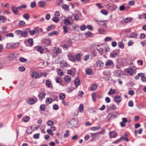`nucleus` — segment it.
Returning a JSON list of instances; mask_svg holds the SVG:
<instances>
[{"instance_id":"1","label":"nucleus","mask_w":146,"mask_h":146,"mask_svg":"<svg viewBox=\"0 0 146 146\" xmlns=\"http://www.w3.org/2000/svg\"><path fill=\"white\" fill-rule=\"evenodd\" d=\"M26 29L30 33L31 35H33L34 34L37 35L39 34V31L36 28H35L34 30H31L29 28H26Z\"/></svg>"},{"instance_id":"2","label":"nucleus","mask_w":146,"mask_h":146,"mask_svg":"<svg viewBox=\"0 0 146 146\" xmlns=\"http://www.w3.org/2000/svg\"><path fill=\"white\" fill-rule=\"evenodd\" d=\"M31 76L33 78L35 79L39 78L40 77V76L39 75L38 73L35 71L33 72Z\"/></svg>"},{"instance_id":"3","label":"nucleus","mask_w":146,"mask_h":146,"mask_svg":"<svg viewBox=\"0 0 146 146\" xmlns=\"http://www.w3.org/2000/svg\"><path fill=\"white\" fill-rule=\"evenodd\" d=\"M18 7H17L13 5L11 7V10L13 13L15 15H18L19 14L17 13L18 10Z\"/></svg>"},{"instance_id":"4","label":"nucleus","mask_w":146,"mask_h":146,"mask_svg":"<svg viewBox=\"0 0 146 146\" xmlns=\"http://www.w3.org/2000/svg\"><path fill=\"white\" fill-rule=\"evenodd\" d=\"M45 93L40 92L38 95V98L40 100L42 101L45 98Z\"/></svg>"},{"instance_id":"5","label":"nucleus","mask_w":146,"mask_h":146,"mask_svg":"<svg viewBox=\"0 0 146 146\" xmlns=\"http://www.w3.org/2000/svg\"><path fill=\"white\" fill-rule=\"evenodd\" d=\"M38 5L40 7L44 8L46 6V3L44 1H41L38 3Z\"/></svg>"},{"instance_id":"6","label":"nucleus","mask_w":146,"mask_h":146,"mask_svg":"<svg viewBox=\"0 0 146 146\" xmlns=\"http://www.w3.org/2000/svg\"><path fill=\"white\" fill-rule=\"evenodd\" d=\"M114 100L117 103H119L122 100L121 97L119 95H116L115 96Z\"/></svg>"},{"instance_id":"7","label":"nucleus","mask_w":146,"mask_h":146,"mask_svg":"<svg viewBox=\"0 0 146 146\" xmlns=\"http://www.w3.org/2000/svg\"><path fill=\"white\" fill-rule=\"evenodd\" d=\"M35 49L37 51L39 52L41 54L44 51V49L42 48L41 46H36Z\"/></svg>"},{"instance_id":"8","label":"nucleus","mask_w":146,"mask_h":146,"mask_svg":"<svg viewBox=\"0 0 146 146\" xmlns=\"http://www.w3.org/2000/svg\"><path fill=\"white\" fill-rule=\"evenodd\" d=\"M53 52L54 54H59L60 52L61 51L60 49L58 48H54L53 49Z\"/></svg>"},{"instance_id":"9","label":"nucleus","mask_w":146,"mask_h":146,"mask_svg":"<svg viewBox=\"0 0 146 146\" xmlns=\"http://www.w3.org/2000/svg\"><path fill=\"white\" fill-rule=\"evenodd\" d=\"M97 87L98 85L97 84L94 83L91 86L90 90L91 91H94L97 89Z\"/></svg>"},{"instance_id":"10","label":"nucleus","mask_w":146,"mask_h":146,"mask_svg":"<svg viewBox=\"0 0 146 146\" xmlns=\"http://www.w3.org/2000/svg\"><path fill=\"white\" fill-rule=\"evenodd\" d=\"M69 59L71 61L74 62H76V59L75 58V56L71 54L68 55Z\"/></svg>"},{"instance_id":"11","label":"nucleus","mask_w":146,"mask_h":146,"mask_svg":"<svg viewBox=\"0 0 146 146\" xmlns=\"http://www.w3.org/2000/svg\"><path fill=\"white\" fill-rule=\"evenodd\" d=\"M99 135L98 132H96L94 133H91L90 134V136L93 138L95 139L97 137L99 136Z\"/></svg>"},{"instance_id":"12","label":"nucleus","mask_w":146,"mask_h":146,"mask_svg":"<svg viewBox=\"0 0 146 146\" xmlns=\"http://www.w3.org/2000/svg\"><path fill=\"white\" fill-rule=\"evenodd\" d=\"M109 135L110 137L115 138L117 136V133L114 131H112L109 133Z\"/></svg>"},{"instance_id":"13","label":"nucleus","mask_w":146,"mask_h":146,"mask_svg":"<svg viewBox=\"0 0 146 146\" xmlns=\"http://www.w3.org/2000/svg\"><path fill=\"white\" fill-rule=\"evenodd\" d=\"M28 31H22L21 35L20 36V37H24L26 38L27 37Z\"/></svg>"},{"instance_id":"14","label":"nucleus","mask_w":146,"mask_h":146,"mask_svg":"<svg viewBox=\"0 0 146 146\" xmlns=\"http://www.w3.org/2000/svg\"><path fill=\"white\" fill-rule=\"evenodd\" d=\"M35 101L33 98H29L27 101L28 103L31 105H33L34 104L35 102Z\"/></svg>"},{"instance_id":"15","label":"nucleus","mask_w":146,"mask_h":146,"mask_svg":"<svg viewBox=\"0 0 146 146\" xmlns=\"http://www.w3.org/2000/svg\"><path fill=\"white\" fill-rule=\"evenodd\" d=\"M8 57L10 60H12L15 58V56L14 53H10L9 54Z\"/></svg>"},{"instance_id":"16","label":"nucleus","mask_w":146,"mask_h":146,"mask_svg":"<svg viewBox=\"0 0 146 146\" xmlns=\"http://www.w3.org/2000/svg\"><path fill=\"white\" fill-rule=\"evenodd\" d=\"M97 64L98 66L101 67L103 66L104 64L102 61L99 60L97 62Z\"/></svg>"},{"instance_id":"17","label":"nucleus","mask_w":146,"mask_h":146,"mask_svg":"<svg viewBox=\"0 0 146 146\" xmlns=\"http://www.w3.org/2000/svg\"><path fill=\"white\" fill-rule=\"evenodd\" d=\"M58 33L57 31H54L48 34L49 36H51L53 35H58Z\"/></svg>"},{"instance_id":"18","label":"nucleus","mask_w":146,"mask_h":146,"mask_svg":"<svg viewBox=\"0 0 146 146\" xmlns=\"http://www.w3.org/2000/svg\"><path fill=\"white\" fill-rule=\"evenodd\" d=\"M105 21H99L98 20L97 21V23L100 25H104L105 27H106V23H105L104 22Z\"/></svg>"},{"instance_id":"19","label":"nucleus","mask_w":146,"mask_h":146,"mask_svg":"<svg viewBox=\"0 0 146 146\" xmlns=\"http://www.w3.org/2000/svg\"><path fill=\"white\" fill-rule=\"evenodd\" d=\"M6 20V18L4 16H0V23H3Z\"/></svg>"},{"instance_id":"20","label":"nucleus","mask_w":146,"mask_h":146,"mask_svg":"<svg viewBox=\"0 0 146 146\" xmlns=\"http://www.w3.org/2000/svg\"><path fill=\"white\" fill-rule=\"evenodd\" d=\"M52 102V99L50 98H47L46 99L45 102L47 104H50Z\"/></svg>"},{"instance_id":"21","label":"nucleus","mask_w":146,"mask_h":146,"mask_svg":"<svg viewBox=\"0 0 146 146\" xmlns=\"http://www.w3.org/2000/svg\"><path fill=\"white\" fill-rule=\"evenodd\" d=\"M113 63V62L110 60H108L106 63V65L107 66H110Z\"/></svg>"},{"instance_id":"22","label":"nucleus","mask_w":146,"mask_h":146,"mask_svg":"<svg viewBox=\"0 0 146 146\" xmlns=\"http://www.w3.org/2000/svg\"><path fill=\"white\" fill-rule=\"evenodd\" d=\"M75 58L76 59V60L79 61L81 59L80 55V54H76L75 56Z\"/></svg>"},{"instance_id":"23","label":"nucleus","mask_w":146,"mask_h":146,"mask_svg":"<svg viewBox=\"0 0 146 146\" xmlns=\"http://www.w3.org/2000/svg\"><path fill=\"white\" fill-rule=\"evenodd\" d=\"M63 33L64 34H66L68 32V27L66 26H63Z\"/></svg>"},{"instance_id":"24","label":"nucleus","mask_w":146,"mask_h":146,"mask_svg":"<svg viewBox=\"0 0 146 146\" xmlns=\"http://www.w3.org/2000/svg\"><path fill=\"white\" fill-rule=\"evenodd\" d=\"M118 46L119 48L122 49L124 48V45L122 42H119L118 43Z\"/></svg>"},{"instance_id":"25","label":"nucleus","mask_w":146,"mask_h":146,"mask_svg":"<svg viewBox=\"0 0 146 146\" xmlns=\"http://www.w3.org/2000/svg\"><path fill=\"white\" fill-rule=\"evenodd\" d=\"M65 95L64 94H59V98L62 100H63L65 98Z\"/></svg>"},{"instance_id":"26","label":"nucleus","mask_w":146,"mask_h":146,"mask_svg":"<svg viewBox=\"0 0 146 146\" xmlns=\"http://www.w3.org/2000/svg\"><path fill=\"white\" fill-rule=\"evenodd\" d=\"M46 84L47 87L48 88H50L51 86V84L50 81L47 80L46 82Z\"/></svg>"},{"instance_id":"27","label":"nucleus","mask_w":146,"mask_h":146,"mask_svg":"<svg viewBox=\"0 0 146 146\" xmlns=\"http://www.w3.org/2000/svg\"><path fill=\"white\" fill-rule=\"evenodd\" d=\"M78 109L80 112L82 113L84 110V106L83 105L80 104L79 107Z\"/></svg>"},{"instance_id":"28","label":"nucleus","mask_w":146,"mask_h":146,"mask_svg":"<svg viewBox=\"0 0 146 146\" xmlns=\"http://www.w3.org/2000/svg\"><path fill=\"white\" fill-rule=\"evenodd\" d=\"M62 8L65 11H66L67 9H68V6L65 4H62L61 6Z\"/></svg>"},{"instance_id":"29","label":"nucleus","mask_w":146,"mask_h":146,"mask_svg":"<svg viewBox=\"0 0 146 146\" xmlns=\"http://www.w3.org/2000/svg\"><path fill=\"white\" fill-rule=\"evenodd\" d=\"M80 84V81L79 80L77 79L75 80V84L76 87H77Z\"/></svg>"},{"instance_id":"30","label":"nucleus","mask_w":146,"mask_h":146,"mask_svg":"<svg viewBox=\"0 0 146 146\" xmlns=\"http://www.w3.org/2000/svg\"><path fill=\"white\" fill-rule=\"evenodd\" d=\"M23 18L26 20H28L30 18L29 15L28 13H25L23 15Z\"/></svg>"},{"instance_id":"31","label":"nucleus","mask_w":146,"mask_h":146,"mask_svg":"<svg viewBox=\"0 0 146 146\" xmlns=\"http://www.w3.org/2000/svg\"><path fill=\"white\" fill-rule=\"evenodd\" d=\"M56 81L57 83H61L62 82V78L61 77H57L56 79Z\"/></svg>"},{"instance_id":"32","label":"nucleus","mask_w":146,"mask_h":146,"mask_svg":"<svg viewBox=\"0 0 146 146\" xmlns=\"http://www.w3.org/2000/svg\"><path fill=\"white\" fill-rule=\"evenodd\" d=\"M22 31H21V30H17L15 31V35H20V36L21 34Z\"/></svg>"},{"instance_id":"33","label":"nucleus","mask_w":146,"mask_h":146,"mask_svg":"<svg viewBox=\"0 0 146 146\" xmlns=\"http://www.w3.org/2000/svg\"><path fill=\"white\" fill-rule=\"evenodd\" d=\"M29 116H26L23 118V121L24 122H26L29 121Z\"/></svg>"},{"instance_id":"34","label":"nucleus","mask_w":146,"mask_h":146,"mask_svg":"<svg viewBox=\"0 0 146 146\" xmlns=\"http://www.w3.org/2000/svg\"><path fill=\"white\" fill-rule=\"evenodd\" d=\"M86 74L88 75H90L92 73V71L90 68H88L86 70Z\"/></svg>"},{"instance_id":"35","label":"nucleus","mask_w":146,"mask_h":146,"mask_svg":"<svg viewBox=\"0 0 146 146\" xmlns=\"http://www.w3.org/2000/svg\"><path fill=\"white\" fill-rule=\"evenodd\" d=\"M52 20L55 23H57L59 21V19L58 18V17H57L56 16H55L53 18Z\"/></svg>"},{"instance_id":"36","label":"nucleus","mask_w":146,"mask_h":146,"mask_svg":"<svg viewBox=\"0 0 146 146\" xmlns=\"http://www.w3.org/2000/svg\"><path fill=\"white\" fill-rule=\"evenodd\" d=\"M46 123L49 126H52L54 124V122L51 120H48Z\"/></svg>"},{"instance_id":"37","label":"nucleus","mask_w":146,"mask_h":146,"mask_svg":"<svg viewBox=\"0 0 146 146\" xmlns=\"http://www.w3.org/2000/svg\"><path fill=\"white\" fill-rule=\"evenodd\" d=\"M115 93V91L112 88H111L108 93V95H111Z\"/></svg>"},{"instance_id":"38","label":"nucleus","mask_w":146,"mask_h":146,"mask_svg":"<svg viewBox=\"0 0 146 146\" xmlns=\"http://www.w3.org/2000/svg\"><path fill=\"white\" fill-rule=\"evenodd\" d=\"M64 79L65 81L69 82L71 80V78L70 76H66V77L64 78Z\"/></svg>"},{"instance_id":"39","label":"nucleus","mask_w":146,"mask_h":146,"mask_svg":"<svg viewBox=\"0 0 146 146\" xmlns=\"http://www.w3.org/2000/svg\"><path fill=\"white\" fill-rule=\"evenodd\" d=\"M132 20V19H131L130 18L127 17L125 19L124 21L126 23H128L129 22H131Z\"/></svg>"},{"instance_id":"40","label":"nucleus","mask_w":146,"mask_h":146,"mask_svg":"<svg viewBox=\"0 0 146 146\" xmlns=\"http://www.w3.org/2000/svg\"><path fill=\"white\" fill-rule=\"evenodd\" d=\"M25 24V22L23 21H20L19 23V26H24Z\"/></svg>"},{"instance_id":"41","label":"nucleus","mask_w":146,"mask_h":146,"mask_svg":"<svg viewBox=\"0 0 146 146\" xmlns=\"http://www.w3.org/2000/svg\"><path fill=\"white\" fill-rule=\"evenodd\" d=\"M137 36V33L133 32L131 34L130 36L129 37L130 38H135Z\"/></svg>"},{"instance_id":"42","label":"nucleus","mask_w":146,"mask_h":146,"mask_svg":"<svg viewBox=\"0 0 146 146\" xmlns=\"http://www.w3.org/2000/svg\"><path fill=\"white\" fill-rule=\"evenodd\" d=\"M27 5H23L18 7V9L19 10H21L23 9H25L27 8Z\"/></svg>"},{"instance_id":"43","label":"nucleus","mask_w":146,"mask_h":146,"mask_svg":"<svg viewBox=\"0 0 146 146\" xmlns=\"http://www.w3.org/2000/svg\"><path fill=\"white\" fill-rule=\"evenodd\" d=\"M110 108L111 110H115L116 109V108L113 104H110Z\"/></svg>"},{"instance_id":"44","label":"nucleus","mask_w":146,"mask_h":146,"mask_svg":"<svg viewBox=\"0 0 146 146\" xmlns=\"http://www.w3.org/2000/svg\"><path fill=\"white\" fill-rule=\"evenodd\" d=\"M28 42L29 44L31 45H33V40L32 38H29L28 40Z\"/></svg>"},{"instance_id":"45","label":"nucleus","mask_w":146,"mask_h":146,"mask_svg":"<svg viewBox=\"0 0 146 146\" xmlns=\"http://www.w3.org/2000/svg\"><path fill=\"white\" fill-rule=\"evenodd\" d=\"M55 28V27L54 25H52L48 27L47 30L48 31H50L53 28Z\"/></svg>"},{"instance_id":"46","label":"nucleus","mask_w":146,"mask_h":146,"mask_svg":"<svg viewBox=\"0 0 146 146\" xmlns=\"http://www.w3.org/2000/svg\"><path fill=\"white\" fill-rule=\"evenodd\" d=\"M36 5V3L35 1H33L31 2L30 4V7L32 8H33L35 7Z\"/></svg>"},{"instance_id":"47","label":"nucleus","mask_w":146,"mask_h":146,"mask_svg":"<svg viewBox=\"0 0 146 146\" xmlns=\"http://www.w3.org/2000/svg\"><path fill=\"white\" fill-rule=\"evenodd\" d=\"M92 34L91 33L88 31L85 33V35L86 37H88L91 36Z\"/></svg>"},{"instance_id":"48","label":"nucleus","mask_w":146,"mask_h":146,"mask_svg":"<svg viewBox=\"0 0 146 146\" xmlns=\"http://www.w3.org/2000/svg\"><path fill=\"white\" fill-rule=\"evenodd\" d=\"M40 108L42 111H44L45 110V105L44 104H42L40 106Z\"/></svg>"},{"instance_id":"49","label":"nucleus","mask_w":146,"mask_h":146,"mask_svg":"<svg viewBox=\"0 0 146 146\" xmlns=\"http://www.w3.org/2000/svg\"><path fill=\"white\" fill-rule=\"evenodd\" d=\"M134 72V70L132 68L129 69L127 71V72L129 73L131 75L133 74Z\"/></svg>"},{"instance_id":"50","label":"nucleus","mask_w":146,"mask_h":146,"mask_svg":"<svg viewBox=\"0 0 146 146\" xmlns=\"http://www.w3.org/2000/svg\"><path fill=\"white\" fill-rule=\"evenodd\" d=\"M96 94L94 92L92 94V100L94 101H95L96 100Z\"/></svg>"},{"instance_id":"51","label":"nucleus","mask_w":146,"mask_h":146,"mask_svg":"<svg viewBox=\"0 0 146 146\" xmlns=\"http://www.w3.org/2000/svg\"><path fill=\"white\" fill-rule=\"evenodd\" d=\"M64 23L66 25H68L70 24V22L69 20L68 19H65L64 20Z\"/></svg>"},{"instance_id":"52","label":"nucleus","mask_w":146,"mask_h":146,"mask_svg":"<svg viewBox=\"0 0 146 146\" xmlns=\"http://www.w3.org/2000/svg\"><path fill=\"white\" fill-rule=\"evenodd\" d=\"M40 135L39 133L35 134L33 136V138L36 139H38Z\"/></svg>"},{"instance_id":"53","label":"nucleus","mask_w":146,"mask_h":146,"mask_svg":"<svg viewBox=\"0 0 146 146\" xmlns=\"http://www.w3.org/2000/svg\"><path fill=\"white\" fill-rule=\"evenodd\" d=\"M86 28V26L85 25H83L80 27L81 30L82 31H84Z\"/></svg>"},{"instance_id":"54","label":"nucleus","mask_w":146,"mask_h":146,"mask_svg":"<svg viewBox=\"0 0 146 146\" xmlns=\"http://www.w3.org/2000/svg\"><path fill=\"white\" fill-rule=\"evenodd\" d=\"M146 36L143 33H141L140 35L139 38L140 39H144Z\"/></svg>"},{"instance_id":"55","label":"nucleus","mask_w":146,"mask_h":146,"mask_svg":"<svg viewBox=\"0 0 146 146\" xmlns=\"http://www.w3.org/2000/svg\"><path fill=\"white\" fill-rule=\"evenodd\" d=\"M117 56V54L116 53H111L110 54V56L111 57L115 58L116 56Z\"/></svg>"},{"instance_id":"56","label":"nucleus","mask_w":146,"mask_h":146,"mask_svg":"<svg viewBox=\"0 0 146 146\" xmlns=\"http://www.w3.org/2000/svg\"><path fill=\"white\" fill-rule=\"evenodd\" d=\"M32 126H31L30 127L28 128L27 129V132L28 133L30 134H31L32 133L33 131L30 130H31L32 129Z\"/></svg>"},{"instance_id":"57","label":"nucleus","mask_w":146,"mask_h":146,"mask_svg":"<svg viewBox=\"0 0 146 146\" xmlns=\"http://www.w3.org/2000/svg\"><path fill=\"white\" fill-rule=\"evenodd\" d=\"M97 50L99 52V53L102 55L103 53V49L102 48H100L99 49H97Z\"/></svg>"},{"instance_id":"58","label":"nucleus","mask_w":146,"mask_h":146,"mask_svg":"<svg viewBox=\"0 0 146 146\" xmlns=\"http://www.w3.org/2000/svg\"><path fill=\"white\" fill-rule=\"evenodd\" d=\"M101 13L103 14L106 15L108 14V11L104 9L102 10L101 11Z\"/></svg>"},{"instance_id":"59","label":"nucleus","mask_w":146,"mask_h":146,"mask_svg":"<svg viewBox=\"0 0 146 146\" xmlns=\"http://www.w3.org/2000/svg\"><path fill=\"white\" fill-rule=\"evenodd\" d=\"M19 69L20 71L23 72L25 70V68L23 66H21L19 68Z\"/></svg>"},{"instance_id":"60","label":"nucleus","mask_w":146,"mask_h":146,"mask_svg":"<svg viewBox=\"0 0 146 146\" xmlns=\"http://www.w3.org/2000/svg\"><path fill=\"white\" fill-rule=\"evenodd\" d=\"M112 39L110 37H106L104 40L106 42L110 41L112 40Z\"/></svg>"},{"instance_id":"61","label":"nucleus","mask_w":146,"mask_h":146,"mask_svg":"<svg viewBox=\"0 0 146 146\" xmlns=\"http://www.w3.org/2000/svg\"><path fill=\"white\" fill-rule=\"evenodd\" d=\"M90 56L89 54H87L86 55L84 56V60L85 61L88 60L90 58Z\"/></svg>"},{"instance_id":"62","label":"nucleus","mask_w":146,"mask_h":146,"mask_svg":"<svg viewBox=\"0 0 146 146\" xmlns=\"http://www.w3.org/2000/svg\"><path fill=\"white\" fill-rule=\"evenodd\" d=\"M45 43L46 45H49L50 44V41L49 40H46L45 41Z\"/></svg>"},{"instance_id":"63","label":"nucleus","mask_w":146,"mask_h":146,"mask_svg":"<svg viewBox=\"0 0 146 146\" xmlns=\"http://www.w3.org/2000/svg\"><path fill=\"white\" fill-rule=\"evenodd\" d=\"M47 132L48 134L51 135H53V133L52 132V130L50 129H48L47 130Z\"/></svg>"},{"instance_id":"64","label":"nucleus","mask_w":146,"mask_h":146,"mask_svg":"<svg viewBox=\"0 0 146 146\" xmlns=\"http://www.w3.org/2000/svg\"><path fill=\"white\" fill-rule=\"evenodd\" d=\"M20 61L22 62H26L27 60V59L22 57H21L19 58Z\"/></svg>"}]
</instances>
